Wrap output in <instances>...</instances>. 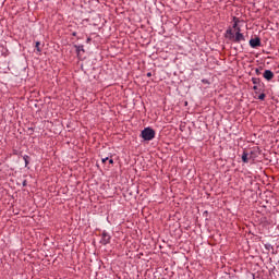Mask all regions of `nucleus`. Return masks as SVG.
I'll return each mask as SVG.
<instances>
[{"label":"nucleus","instance_id":"obj_1","mask_svg":"<svg viewBox=\"0 0 279 279\" xmlns=\"http://www.w3.org/2000/svg\"><path fill=\"white\" fill-rule=\"evenodd\" d=\"M234 29L235 34L232 28H228L226 32V38H228V40H230L231 43H236L238 45L241 43H245V35L241 33V27Z\"/></svg>","mask_w":279,"mask_h":279},{"label":"nucleus","instance_id":"obj_2","mask_svg":"<svg viewBox=\"0 0 279 279\" xmlns=\"http://www.w3.org/2000/svg\"><path fill=\"white\" fill-rule=\"evenodd\" d=\"M141 136L144 141H154V138H156V131H154L151 128H145L141 132Z\"/></svg>","mask_w":279,"mask_h":279},{"label":"nucleus","instance_id":"obj_3","mask_svg":"<svg viewBox=\"0 0 279 279\" xmlns=\"http://www.w3.org/2000/svg\"><path fill=\"white\" fill-rule=\"evenodd\" d=\"M110 239H112L110 233H108L107 231H102L100 239L101 245H108V243H110Z\"/></svg>","mask_w":279,"mask_h":279},{"label":"nucleus","instance_id":"obj_4","mask_svg":"<svg viewBox=\"0 0 279 279\" xmlns=\"http://www.w3.org/2000/svg\"><path fill=\"white\" fill-rule=\"evenodd\" d=\"M250 46L253 48V49H256V47H260V39L258 37H255V38H252L250 40Z\"/></svg>","mask_w":279,"mask_h":279},{"label":"nucleus","instance_id":"obj_5","mask_svg":"<svg viewBox=\"0 0 279 279\" xmlns=\"http://www.w3.org/2000/svg\"><path fill=\"white\" fill-rule=\"evenodd\" d=\"M264 77L265 80H267L268 82L274 80V72H271L270 70H265L264 72Z\"/></svg>","mask_w":279,"mask_h":279},{"label":"nucleus","instance_id":"obj_6","mask_svg":"<svg viewBox=\"0 0 279 279\" xmlns=\"http://www.w3.org/2000/svg\"><path fill=\"white\" fill-rule=\"evenodd\" d=\"M247 153H243V155H242V161L243 162H250V158H247Z\"/></svg>","mask_w":279,"mask_h":279},{"label":"nucleus","instance_id":"obj_7","mask_svg":"<svg viewBox=\"0 0 279 279\" xmlns=\"http://www.w3.org/2000/svg\"><path fill=\"white\" fill-rule=\"evenodd\" d=\"M76 52L80 53L81 51H84V46H75Z\"/></svg>","mask_w":279,"mask_h":279},{"label":"nucleus","instance_id":"obj_8","mask_svg":"<svg viewBox=\"0 0 279 279\" xmlns=\"http://www.w3.org/2000/svg\"><path fill=\"white\" fill-rule=\"evenodd\" d=\"M235 22L233 24V29H236L239 27V20L236 17L233 19Z\"/></svg>","mask_w":279,"mask_h":279},{"label":"nucleus","instance_id":"obj_9","mask_svg":"<svg viewBox=\"0 0 279 279\" xmlns=\"http://www.w3.org/2000/svg\"><path fill=\"white\" fill-rule=\"evenodd\" d=\"M35 49L40 52V41H36Z\"/></svg>","mask_w":279,"mask_h":279},{"label":"nucleus","instance_id":"obj_10","mask_svg":"<svg viewBox=\"0 0 279 279\" xmlns=\"http://www.w3.org/2000/svg\"><path fill=\"white\" fill-rule=\"evenodd\" d=\"M108 160H110V158L106 157V158H102V159H101V162H102V163H106V162H108Z\"/></svg>","mask_w":279,"mask_h":279},{"label":"nucleus","instance_id":"obj_11","mask_svg":"<svg viewBox=\"0 0 279 279\" xmlns=\"http://www.w3.org/2000/svg\"><path fill=\"white\" fill-rule=\"evenodd\" d=\"M258 99H260V101H263V99H265V94H260V95L258 96Z\"/></svg>","mask_w":279,"mask_h":279},{"label":"nucleus","instance_id":"obj_12","mask_svg":"<svg viewBox=\"0 0 279 279\" xmlns=\"http://www.w3.org/2000/svg\"><path fill=\"white\" fill-rule=\"evenodd\" d=\"M27 158H29V157L28 156H24L25 165H28Z\"/></svg>","mask_w":279,"mask_h":279},{"label":"nucleus","instance_id":"obj_13","mask_svg":"<svg viewBox=\"0 0 279 279\" xmlns=\"http://www.w3.org/2000/svg\"><path fill=\"white\" fill-rule=\"evenodd\" d=\"M109 160V165H114V160L113 159H108Z\"/></svg>","mask_w":279,"mask_h":279},{"label":"nucleus","instance_id":"obj_14","mask_svg":"<svg viewBox=\"0 0 279 279\" xmlns=\"http://www.w3.org/2000/svg\"><path fill=\"white\" fill-rule=\"evenodd\" d=\"M146 75L147 77H151V72H148Z\"/></svg>","mask_w":279,"mask_h":279},{"label":"nucleus","instance_id":"obj_15","mask_svg":"<svg viewBox=\"0 0 279 279\" xmlns=\"http://www.w3.org/2000/svg\"><path fill=\"white\" fill-rule=\"evenodd\" d=\"M253 88H254V90H258V86H256V85Z\"/></svg>","mask_w":279,"mask_h":279},{"label":"nucleus","instance_id":"obj_16","mask_svg":"<svg viewBox=\"0 0 279 279\" xmlns=\"http://www.w3.org/2000/svg\"><path fill=\"white\" fill-rule=\"evenodd\" d=\"M253 84H256V78H253Z\"/></svg>","mask_w":279,"mask_h":279},{"label":"nucleus","instance_id":"obj_17","mask_svg":"<svg viewBox=\"0 0 279 279\" xmlns=\"http://www.w3.org/2000/svg\"><path fill=\"white\" fill-rule=\"evenodd\" d=\"M256 73H258V70H256Z\"/></svg>","mask_w":279,"mask_h":279}]
</instances>
